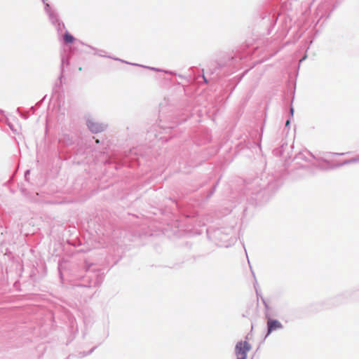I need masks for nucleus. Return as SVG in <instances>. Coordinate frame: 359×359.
<instances>
[{"mask_svg":"<svg viewBox=\"0 0 359 359\" xmlns=\"http://www.w3.org/2000/svg\"><path fill=\"white\" fill-rule=\"evenodd\" d=\"M88 127L94 133H97L103 130V127L100 124L92 121H88Z\"/></svg>","mask_w":359,"mask_h":359,"instance_id":"obj_3","label":"nucleus"},{"mask_svg":"<svg viewBox=\"0 0 359 359\" xmlns=\"http://www.w3.org/2000/svg\"><path fill=\"white\" fill-rule=\"evenodd\" d=\"M74 37L69 32H66L64 35V41L66 43H71L74 41Z\"/></svg>","mask_w":359,"mask_h":359,"instance_id":"obj_4","label":"nucleus"},{"mask_svg":"<svg viewBox=\"0 0 359 359\" xmlns=\"http://www.w3.org/2000/svg\"><path fill=\"white\" fill-rule=\"evenodd\" d=\"M251 349V345L246 341H239L235 348L237 359H246L247 354Z\"/></svg>","mask_w":359,"mask_h":359,"instance_id":"obj_1","label":"nucleus"},{"mask_svg":"<svg viewBox=\"0 0 359 359\" xmlns=\"http://www.w3.org/2000/svg\"><path fill=\"white\" fill-rule=\"evenodd\" d=\"M290 121H287L286 122V126H287L289 124Z\"/></svg>","mask_w":359,"mask_h":359,"instance_id":"obj_6","label":"nucleus"},{"mask_svg":"<svg viewBox=\"0 0 359 359\" xmlns=\"http://www.w3.org/2000/svg\"><path fill=\"white\" fill-rule=\"evenodd\" d=\"M268 333L269 334L271 332L281 329L283 327L282 324L277 320H272L269 318L267 320Z\"/></svg>","mask_w":359,"mask_h":359,"instance_id":"obj_2","label":"nucleus"},{"mask_svg":"<svg viewBox=\"0 0 359 359\" xmlns=\"http://www.w3.org/2000/svg\"><path fill=\"white\" fill-rule=\"evenodd\" d=\"M290 111H291V113L293 114L294 110L292 108H291Z\"/></svg>","mask_w":359,"mask_h":359,"instance_id":"obj_5","label":"nucleus"}]
</instances>
